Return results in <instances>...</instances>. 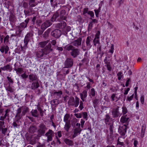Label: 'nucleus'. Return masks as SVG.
Here are the masks:
<instances>
[{
	"mask_svg": "<svg viewBox=\"0 0 147 147\" xmlns=\"http://www.w3.org/2000/svg\"><path fill=\"white\" fill-rule=\"evenodd\" d=\"M79 103V99L77 96H75V100L74 97H70L68 102V104L69 106H74L75 107H78Z\"/></svg>",
	"mask_w": 147,
	"mask_h": 147,
	"instance_id": "obj_1",
	"label": "nucleus"
},
{
	"mask_svg": "<svg viewBox=\"0 0 147 147\" xmlns=\"http://www.w3.org/2000/svg\"><path fill=\"white\" fill-rule=\"evenodd\" d=\"M73 59L71 58H67L64 63L65 68H68L71 67L73 64Z\"/></svg>",
	"mask_w": 147,
	"mask_h": 147,
	"instance_id": "obj_2",
	"label": "nucleus"
},
{
	"mask_svg": "<svg viewBox=\"0 0 147 147\" xmlns=\"http://www.w3.org/2000/svg\"><path fill=\"white\" fill-rule=\"evenodd\" d=\"M127 128V125L125 124L120 125L118 129V131L121 135L123 136L125 135V133L126 132Z\"/></svg>",
	"mask_w": 147,
	"mask_h": 147,
	"instance_id": "obj_3",
	"label": "nucleus"
},
{
	"mask_svg": "<svg viewBox=\"0 0 147 147\" xmlns=\"http://www.w3.org/2000/svg\"><path fill=\"white\" fill-rule=\"evenodd\" d=\"M45 136L47 137V142H49L53 140V137L54 136V132L51 129H49L45 134Z\"/></svg>",
	"mask_w": 147,
	"mask_h": 147,
	"instance_id": "obj_4",
	"label": "nucleus"
},
{
	"mask_svg": "<svg viewBox=\"0 0 147 147\" xmlns=\"http://www.w3.org/2000/svg\"><path fill=\"white\" fill-rule=\"evenodd\" d=\"M47 129L46 125L42 123L40 124L38 126V132L39 133L44 134Z\"/></svg>",
	"mask_w": 147,
	"mask_h": 147,
	"instance_id": "obj_5",
	"label": "nucleus"
},
{
	"mask_svg": "<svg viewBox=\"0 0 147 147\" xmlns=\"http://www.w3.org/2000/svg\"><path fill=\"white\" fill-rule=\"evenodd\" d=\"M51 44L49 43L45 48L42 49L44 55H47L49 54L50 52L53 51V49L51 48Z\"/></svg>",
	"mask_w": 147,
	"mask_h": 147,
	"instance_id": "obj_6",
	"label": "nucleus"
},
{
	"mask_svg": "<svg viewBox=\"0 0 147 147\" xmlns=\"http://www.w3.org/2000/svg\"><path fill=\"white\" fill-rule=\"evenodd\" d=\"M82 38H79L77 40H74L71 42V44L73 46H75L76 47H78L81 46L82 43Z\"/></svg>",
	"mask_w": 147,
	"mask_h": 147,
	"instance_id": "obj_7",
	"label": "nucleus"
},
{
	"mask_svg": "<svg viewBox=\"0 0 147 147\" xmlns=\"http://www.w3.org/2000/svg\"><path fill=\"white\" fill-rule=\"evenodd\" d=\"M21 107L18 108L16 110V114L15 116L16 121H18L22 117L23 115Z\"/></svg>",
	"mask_w": 147,
	"mask_h": 147,
	"instance_id": "obj_8",
	"label": "nucleus"
},
{
	"mask_svg": "<svg viewBox=\"0 0 147 147\" xmlns=\"http://www.w3.org/2000/svg\"><path fill=\"white\" fill-rule=\"evenodd\" d=\"M100 34V32L98 31L96 33L95 35V37L93 40V42L94 45L96 47V44H100L99 41V35Z\"/></svg>",
	"mask_w": 147,
	"mask_h": 147,
	"instance_id": "obj_9",
	"label": "nucleus"
},
{
	"mask_svg": "<svg viewBox=\"0 0 147 147\" xmlns=\"http://www.w3.org/2000/svg\"><path fill=\"white\" fill-rule=\"evenodd\" d=\"M52 24V23L49 20H47L42 24L41 26V29L43 30H45L46 28L50 26Z\"/></svg>",
	"mask_w": 147,
	"mask_h": 147,
	"instance_id": "obj_10",
	"label": "nucleus"
},
{
	"mask_svg": "<svg viewBox=\"0 0 147 147\" xmlns=\"http://www.w3.org/2000/svg\"><path fill=\"white\" fill-rule=\"evenodd\" d=\"M70 54L73 58H76L80 54V50L78 48H75L71 51Z\"/></svg>",
	"mask_w": 147,
	"mask_h": 147,
	"instance_id": "obj_11",
	"label": "nucleus"
},
{
	"mask_svg": "<svg viewBox=\"0 0 147 147\" xmlns=\"http://www.w3.org/2000/svg\"><path fill=\"white\" fill-rule=\"evenodd\" d=\"M51 34L52 36L58 38L61 35V32L60 30L56 29L52 31L51 32Z\"/></svg>",
	"mask_w": 147,
	"mask_h": 147,
	"instance_id": "obj_12",
	"label": "nucleus"
},
{
	"mask_svg": "<svg viewBox=\"0 0 147 147\" xmlns=\"http://www.w3.org/2000/svg\"><path fill=\"white\" fill-rule=\"evenodd\" d=\"M92 39L91 36H88L87 37L86 42V48H87L88 50H89L92 47V45H91V42Z\"/></svg>",
	"mask_w": 147,
	"mask_h": 147,
	"instance_id": "obj_13",
	"label": "nucleus"
},
{
	"mask_svg": "<svg viewBox=\"0 0 147 147\" xmlns=\"http://www.w3.org/2000/svg\"><path fill=\"white\" fill-rule=\"evenodd\" d=\"M119 107L117 106L116 108L113 109L112 111V114L113 117H117L119 116L120 113L119 111Z\"/></svg>",
	"mask_w": 147,
	"mask_h": 147,
	"instance_id": "obj_14",
	"label": "nucleus"
},
{
	"mask_svg": "<svg viewBox=\"0 0 147 147\" xmlns=\"http://www.w3.org/2000/svg\"><path fill=\"white\" fill-rule=\"evenodd\" d=\"M28 78L30 82L38 81V78L37 76L34 74H31L28 75Z\"/></svg>",
	"mask_w": 147,
	"mask_h": 147,
	"instance_id": "obj_15",
	"label": "nucleus"
},
{
	"mask_svg": "<svg viewBox=\"0 0 147 147\" xmlns=\"http://www.w3.org/2000/svg\"><path fill=\"white\" fill-rule=\"evenodd\" d=\"M82 131V129L80 127H78L74 129V134L72 137L73 138H74L76 137L78 134H80Z\"/></svg>",
	"mask_w": 147,
	"mask_h": 147,
	"instance_id": "obj_16",
	"label": "nucleus"
},
{
	"mask_svg": "<svg viewBox=\"0 0 147 147\" xmlns=\"http://www.w3.org/2000/svg\"><path fill=\"white\" fill-rule=\"evenodd\" d=\"M111 61L110 59H108L107 57H106L105 59L104 60V61L105 63L106 64V66L107 67V70L110 71L111 70V66L110 61Z\"/></svg>",
	"mask_w": 147,
	"mask_h": 147,
	"instance_id": "obj_17",
	"label": "nucleus"
},
{
	"mask_svg": "<svg viewBox=\"0 0 147 147\" xmlns=\"http://www.w3.org/2000/svg\"><path fill=\"white\" fill-rule=\"evenodd\" d=\"M23 29L20 26H17L16 28V33L17 36L20 37L22 34V31Z\"/></svg>",
	"mask_w": 147,
	"mask_h": 147,
	"instance_id": "obj_18",
	"label": "nucleus"
},
{
	"mask_svg": "<svg viewBox=\"0 0 147 147\" xmlns=\"http://www.w3.org/2000/svg\"><path fill=\"white\" fill-rule=\"evenodd\" d=\"M36 1V0H29L28 3L29 10H31L32 9V7H34L37 5L38 3Z\"/></svg>",
	"mask_w": 147,
	"mask_h": 147,
	"instance_id": "obj_19",
	"label": "nucleus"
},
{
	"mask_svg": "<svg viewBox=\"0 0 147 147\" xmlns=\"http://www.w3.org/2000/svg\"><path fill=\"white\" fill-rule=\"evenodd\" d=\"M5 87L6 90L10 92V93L13 92L15 90L12 86H11L10 83H9L8 86L5 85Z\"/></svg>",
	"mask_w": 147,
	"mask_h": 147,
	"instance_id": "obj_20",
	"label": "nucleus"
},
{
	"mask_svg": "<svg viewBox=\"0 0 147 147\" xmlns=\"http://www.w3.org/2000/svg\"><path fill=\"white\" fill-rule=\"evenodd\" d=\"M65 10H62L60 13V18L61 20H66L67 17L65 15Z\"/></svg>",
	"mask_w": 147,
	"mask_h": 147,
	"instance_id": "obj_21",
	"label": "nucleus"
},
{
	"mask_svg": "<svg viewBox=\"0 0 147 147\" xmlns=\"http://www.w3.org/2000/svg\"><path fill=\"white\" fill-rule=\"evenodd\" d=\"M9 50V47L7 45L2 46L0 48V51L2 53H3L4 51L5 53L6 54L7 53Z\"/></svg>",
	"mask_w": 147,
	"mask_h": 147,
	"instance_id": "obj_22",
	"label": "nucleus"
},
{
	"mask_svg": "<svg viewBox=\"0 0 147 147\" xmlns=\"http://www.w3.org/2000/svg\"><path fill=\"white\" fill-rule=\"evenodd\" d=\"M44 53L42 49H40L36 51V55L38 58H40L43 56L44 55Z\"/></svg>",
	"mask_w": 147,
	"mask_h": 147,
	"instance_id": "obj_23",
	"label": "nucleus"
},
{
	"mask_svg": "<svg viewBox=\"0 0 147 147\" xmlns=\"http://www.w3.org/2000/svg\"><path fill=\"white\" fill-rule=\"evenodd\" d=\"M39 87V84L38 82V81L32 82L31 86V88L33 90H35Z\"/></svg>",
	"mask_w": 147,
	"mask_h": 147,
	"instance_id": "obj_24",
	"label": "nucleus"
},
{
	"mask_svg": "<svg viewBox=\"0 0 147 147\" xmlns=\"http://www.w3.org/2000/svg\"><path fill=\"white\" fill-rule=\"evenodd\" d=\"M80 95L82 101H85L84 98H86L87 96V91L86 90H84L82 93L80 94Z\"/></svg>",
	"mask_w": 147,
	"mask_h": 147,
	"instance_id": "obj_25",
	"label": "nucleus"
},
{
	"mask_svg": "<svg viewBox=\"0 0 147 147\" xmlns=\"http://www.w3.org/2000/svg\"><path fill=\"white\" fill-rule=\"evenodd\" d=\"M23 115H24L26 113L29 111V109L26 106H23L20 107Z\"/></svg>",
	"mask_w": 147,
	"mask_h": 147,
	"instance_id": "obj_26",
	"label": "nucleus"
},
{
	"mask_svg": "<svg viewBox=\"0 0 147 147\" xmlns=\"http://www.w3.org/2000/svg\"><path fill=\"white\" fill-rule=\"evenodd\" d=\"M64 142L66 144L69 146H72L74 144L73 141L68 139H65L64 140Z\"/></svg>",
	"mask_w": 147,
	"mask_h": 147,
	"instance_id": "obj_27",
	"label": "nucleus"
},
{
	"mask_svg": "<svg viewBox=\"0 0 147 147\" xmlns=\"http://www.w3.org/2000/svg\"><path fill=\"white\" fill-rule=\"evenodd\" d=\"M129 119V117H127V115H124L121 117L120 121L122 123H128Z\"/></svg>",
	"mask_w": 147,
	"mask_h": 147,
	"instance_id": "obj_28",
	"label": "nucleus"
},
{
	"mask_svg": "<svg viewBox=\"0 0 147 147\" xmlns=\"http://www.w3.org/2000/svg\"><path fill=\"white\" fill-rule=\"evenodd\" d=\"M30 39L29 38H28L25 37L24 40L25 46H24L23 47H22V46H21V48L22 50H23L24 49H26V48H27V45Z\"/></svg>",
	"mask_w": 147,
	"mask_h": 147,
	"instance_id": "obj_29",
	"label": "nucleus"
},
{
	"mask_svg": "<svg viewBox=\"0 0 147 147\" xmlns=\"http://www.w3.org/2000/svg\"><path fill=\"white\" fill-rule=\"evenodd\" d=\"M29 20V19H27L25 20V22H23L21 23L20 24V26L23 29L27 27V25L28 24Z\"/></svg>",
	"mask_w": 147,
	"mask_h": 147,
	"instance_id": "obj_30",
	"label": "nucleus"
},
{
	"mask_svg": "<svg viewBox=\"0 0 147 147\" xmlns=\"http://www.w3.org/2000/svg\"><path fill=\"white\" fill-rule=\"evenodd\" d=\"M71 127L70 121H69V122L65 123L64 128L67 132H68Z\"/></svg>",
	"mask_w": 147,
	"mask_h": 147,
	"instance_id": "obj_31",
	"label": "nucleus"
},
{
	"mask_svg": "<svg viewBox=\"0 0 147 147\" xmlns=\"http://www.w3.org/2000/svg\"><path fill=\"white\" fill-rule=\"evenodd\" d=\"M62 92L61 90H59L58 92H55L53 93V94L57 98H60L61 95L62 94Z\"/></svg>",
	"mask_w": 147,
	"mask_h": 147,
	"instance_id": "obj_32",
	"label": "nucleus"
},
{
	"mask_svg": "<svg viewBox=\"0 0 147 147\" xmlns=\"http://www.w3.org/2000/svg\"><path fill=\"white\" fill-rule=\"evenodd\" d=\"M1 69L3 71H11L12 69L10 65L9 64H7L3 67H1Z\"/></svg>",
	"mask_w": 147,
	"mask_h": 147,
	"instance_id": "obj_33",
	"label": "nucleus"
},
{
	"mask_svg": "<svg viewBox=\"0 0 147 147\" xmlns=\"http://www.w3.org/2000/svg\"><path fill=\"white\" fill-rule=\"evenodd\" d=\"M49 41V40H47L46 41H43L42 42H40L38 43V45L39 46L42 48H43L45 47V46L48 43Z\"/></svg>",
	"mask_w": 147,
	"mask_h": 147,
	"instance_id": "obj_34",
	"label": "nucleus"
},
{
	"mask_svg": "<svg viewBox=\"0 0 147 147\" xmlns=\"http://www.w3.org/2000/svg\"><path fill=\"white\" fill-rule=\"evenodd\" d=\"M32 115L35 117H38L39 116L38 111L37 110H32L31 111Z\"/></svg>",
	"mask_w": 147,
	"mask_h": 147,
	"instance_id": "obj_35",
	"label": "nucleus"
},
{
	"mask_svg": "<svg viewBox=\"0 0 147 147\" xmlns=\"http://www.w3.org/2000/svg\"><path fill=\"white\" fill-rule=\"evenodd\" d=\"M9 20L11 23L15 22L16 20V18L13 14H11L9 16Z\"/></svg>",
	"mask_w": 147,
	"mask_h": 147,
	"instance_id": "obj_36",
	"label": "nucleus"
},
{
	"mask_svg": "<svg viewBox=\"0 0 147 147\" xmlns=\"http://www.w3.org/2000/svg\"><path fill=\"white\" fill-rule=\"evenodd\" d=\"M36 130V128L35 126L31 125L29 129V131L31 133H33Z\"/></svg>",
	"mask_w": 147,
	"mask_h": 147,
	"instance_id": "obj_37",
	"label": "nucleus"
},
{
	"mask_svg": "<svg viewBox=\"0 0 147 147\" xmlns=\"http://www.w3.org/2000/svg\"><path fill=\"white\" fill-rule=\"evenodd\" d=\"M51 104L52 105H55L56 106L59 104V102L57 99H55L51 101Z\"/></svg>",
	"mask_w": 147,
	"mask_h": 147,
	"instance_id": "obj_38",
	"label": "nucleus"
},
{
	"mask_svg": "<svg viewBox=\"0 0 147 147\" xmlns=\"http://www.w3.org/2000/svg\"><path fill=\"white\" fill-rule=\"evenodd\" d=\"M59 14L57 12L55 13L53 15L51 18V21L54 22L55 21L57 17H59Z\"/></svg>",
	"mask_w": 147,
	"mask_h": 147,
	"instance_id": "obj_39",
	"label": "nucleus"
},
{
	"mask_svg": "<svg viewBox=\"0 0 147 147\" xmlns=\"http://www.w3.org/2000/svg\"><path fill=\"white\" fill-rule=\"evenodd\" d=\"M70 117V115L69 114H66L64 116V117L63 120L64 122L66 123L69 121H70V120L69 119Z\"/></svg>",
	"mask_w": 147,
	"mask_h": 147,
	"instance_id": "obj_40",
	"label": "nucleus"
},
{
	"mask_svg": "<svg viewBox=\"0 0 147 147\" xmlns=\"http://www.w3.org/2000/svg\"><path fill=\"white\" fill-rule=\"evenodd\" d=\"M14 70L16 71L17 74H21L23 71V69L21 67L15 68L14 69Z\"/></svg>",
	"mask_w": 147,
	"mask_h": 147,
	"instance_id": "obj_41",
	"label": "nucleus"
},
{
	"mask_svg": "<svg viewBox=\"0 0 147 147\" xmlns=\"http://www.w3.org/2000/svg\"><path fill=\"white\" fill-rule=\"evenodd\" d=\"M146 127L144 125H143L142 126V132L141 133V137L143 138L144 135Z\"/></svg>",
	"mask_w": 147,
	"mask_h": 147,
	"instance_id": "obj_42",
	"label": "nucleus"
},
{
	"mask_svg": "<svg viewBox=\"0 0 147 147\" xmlns=\"http://www.w3.org/2000/svg\"><path fill=\"white\" fill-rule=\"evenodd\" d=\"M98 102L99 100L98 99L95 98L93 100V104L94 107V108L97 107Z\"/></svg>",
	"mask_w": 147,
	"mask_h": 147,
	"instance_id": "obj_43",
	"label": "nucleus"
},
{
	"mask_svg": "<svg viewBox=\"0 0 147 147\" xmlns=\"http://www.w3.org/2000/svg\"><path fill=\"white\" fill-rule=\"evenodd\" d=\"M50 32V31L49 29L46 31L43 34V37L45 38H47L48 37Z\"/></svg>",
	"mask_w": 147,
	"mask_h": 147,
	"instance_id": "obj_44",
	"label": "nucleus"
},
{
	"mask_svg": "<svg viewBox=\"0 0 147 147\" xmlns=\"http://www.w3.org/2000/svg\"><path fill=\"white\" fill-rule=\"evenodd\" d=\"M74 48V47L72 45H67L66 47V49L68 51H69L70 50L72 51V50Z\"/></svg>",
	"mask_w": 147,
	"mask_h": 147,
	"instance_id": "obj_45",
	"label": "nucleus"
},
{
	"mask_svg": "<svg viewBox=\"0 0 147 147\" xmlns=\"http://www.w3.org/2000/svg\"><path fill=\"white\" fill-rule=\"evenodd\" d=\"M107 139L108 144H111L113 143L114 140V138L113 137H111V136L110 137L108 136L107 138Z\"/></svg>",
	"mask_w": 147,
	"mask_h": 147,
	"instance_id": "obj_46",
	"label": "nucleus"
},
{
	"mask_svg": "<svg viewBox=\"0 0 147 147\" xmlns=\"http://www.w3.org/2000/svg\"><path fill=\"white\" fill-rule=\"evenodd\" d=\"M122 72H119L117 74L118 76V78L119 80H120L121 78L123 77V75L122 74Z\"/></svg>",
	"mask_w": 147,
	"mask_h": 147,
	"instance_id": "obj_47",
	"label": "nucleus"
},
{
	"mask_svg": "<svg viewBox=\"0 0 147 147\" xmlns=\"http://www.w3.org/2000/svg\"><path fill=\"white\" fill-rule=\"evenodd\" d=\"M21 76L23 79H26L28 78V76L26 74V72H25L21 75Z\"/></svg>",
	"mask_w": 147,
	"mask_h": 147,
	"instance_id": "obj_48",
	"label": "nucleus"
},
{
	"mask_svg": "<svg viewBox=\"0 0 147 147\" xmlns=\"http://www.w3.org/2000/svg\"><path fill=\"white\" fill-rule=\"evenodd\" d=\"M5 122L4 121H0V131L3 128L5 127L4 125Z\"/></svg>",
	"mask_w": 147,
	"mask_h": 147,
	"instance_id": "obj_49",
	"label": "nucleus"
},
{
	"mask_svg": "<svg viewBox=\"0 0 147 147\" xmlns=\"http://www.w3.org/2000/svg\"><path fill=\"white\" fill-rule=\"evenodd\" d=\"M109 129L110 130V136H112L113 134V125L112 124H111L109 126Z\"/></svg>",
	"mask_w": 147,
	"mask_h": 147,
	"instance_id": "obj_50",
	"label": "nucleus"
},
{
	"mask_svg": "<svg viewBox=\"0 0 147 147\" xmlns=\"http://www.w3.org/2000/svg\"><path fill=\"white\" fill-rule=\"evenodd\" d=\"M114 50V46L113 44H111V46L110 49L109 50V52L111 53L112 55L113 54V53Z\"/></svg>",
	"mask_w": 147,
	"mask_h": 147,
	"instance_id": "obj_51",
	"label": "nucleus"
},
{
	"mask_svg": "<svg viewBox=\"0 0 147 147\" xmlns=\"http://www.w3.org/2000/svg\"><path fill=\"white\" fill-rule=\"evenodd\" d=\"M83 103L82 101H81L80 102V106H79V109L81 110H82L84 108V107L83 106Z\"/></svg>",
	"mask_w": 147,
	"mask_h": 147,
	"instance_id": "obj_52",
	"label": "nucleus"
},
{
	"mask_svg": "<svg viewBox=\"0 0 147 147\" xmlns=\"http://www.w3.org/2000/svg\"><path fill=\"white\" fill-rule=\"evenodd\" d=\"M122 112L123 115L125 114L127 112V109L125 107H122Z\"/></svg>",
	"mask_w": 147,
	"mask_h": 147,
	"instance_id": "obj_53",
	"label": "nucleus"
},
{
	"mask_svg": "<svg viewBox=\"0 0 147 147\" xmlns=\"http://www.w3.org/2000/svg\"><path fill=\"white\" fill-rule=\"evenodd\" d=\"M83 115V117L84 119H85L86 120L87 119L88 115L86 112H84L82 113Z\"/></svg>",
	"mask_w": 147,
	"mask_h": 147,
	"instance_id": "obj_54",
	"label": "nucleus"
},
{
	"mask_svg": "<svg viewBox=\"0 0 147 147\" xmlns=\"http://www.w3.org/2000/svg\"><path fill=\"white\" fill-rule=\"evenodd\" d=\"M93 26V24H92V23L90 22L88 26V31L90 30Z\"/></svg>",
	"mask_w": 147,
	"mask_h": 147,
	"instance_id": "obj_55",
	"label": "nucleus"
},
{
	"mask_svg": "<svg viewBox=\"0 0 147 147\" xmlns=\"http://www.w3.org/2000/svg\"><path fill=\"white\" fill-rule=\"evenodd\" d=\"M94 11L96 16V17H98V15L100 11V7H99L98 9H95Z\"/></svg>",
	"mask_w": 147,
	"mask_h": 147,
	"instance_id": "obj_56",
	"label": "nucleus"
},
{
	"mask_svg": "<svg viewBox=\"0 0 147 147\" xmlns=\"http://www.w3.org/2000/svg\"><path fill=\"white\" fill-rule=\"evenodd\" d=\"M2 130V133L3 134L5 135V133L6 132L7 129V128H3L1 129Z\"/></svg>",
	"mask_w": 147,
	"mask_h": 147,
	"instance_id": "obj_57",
	"label": "nucleus"
},
{
	"mask_svg": "<svg viewBox=\"0 0 147 147\" xmlns=\"http://www.w3.org/2000/svg\"><path fill=\"white\" fill-rule=\"evenodd\" d=\"M7 78L9 83L10 84H13V81L12 80V79L11 78V77H9V76L7 77Z\"/></svg>",
	"mask_w": 147,
	"mask_h": 147,
	"instance_id": "obj_58",
	"label": "nucleus"
},
{
	"mask_svg": "<svg viewBox=\"0 0 147 147\" xmlns=\"http://www.w3.org/2000/svg\"><path fill=\"white\" fill-rule=\"evenodd\" d=\"M110 119V117L109 115L108 114H107L106 115V117L105 118V121L106 122H108L109 121V120Z\"/></svg>",
	"mask_w": 147,
	"mask_h": 147,
	"instance_id": "obj_59",
	"label": "nucleus"
},
{
	"mask_svg": "<svg viewBox=\"0 0 147 147\" xmlns=\"http://www.w3.org/2000/svg\"><path fill=\"white\" fill-rule=\"evenodd\" d=\"M36 139L35 138L33 139H31L30 141V143L31 144L33 145L36 143Z\"/></svg>",
	"mask_w": 147,
	"mask_h": 147,
	"instance_id": "obj_60",
	"label": "nucleus"
},
{
	"mask_svg": "<svg viewBox=\"0 0 147 147\" xmlns=\"http://www.w3.org/2000/svg\"><path fill=\"white\" fill-rule=\"evenodd\" d=\"M43 135V134H40V133H39L36 136H35L34 138L36 139H38L39 138L41 137V136Z\"/></svg>",
	"mask_w": 147,
	"mask_h": 147,
	"instance_id": "obj_61",
	"label": "nucleus"
},
{
	"mask_svg": "<svg viewBox=\"0 0 147 147\" xmlns=\"http://www.w3.org/2000/svg\"><path fill=\"white\" fill-rule=\"evenodd\" d=\"M91 94L93 96L95 95V91L94 88H92L91 89Z\"/></svg>",
	"mask_w": 147,
	"mask_h": 147,
	"instance_id": "obj_62",
	"label": "nucleus"
},
{
	"mask_svg": "<svg viewBox=\"0 0 147 147\" xmlns=\"http://www.w3.org/2000/svg\"><path fill=\"white\" fill-rule=\"evenodd\" d=\"M33 35L32 33H28L25 36V37L28 38H29L31 37H32V36Z\"/></svg>",
	"mask_w": 147,
	"mask_h": 147,
	"instance_id": "obj_63",
	"label": "nucleus"
},
{
	"mask_svg": "<svg viewBox=\"0 0 147 147\" xmlns=\"http://www.w3.org/2000/svg\"><path fill=\"white\" fill-rule=\"evenodd\" d=\"M75 116L78 118H81L82 117V115L80 113H76L74 115Z\"/></svg>",
	"mask_w": 147,
	"mask_h": 147,
	"instance_id": "obj_64",
	"label": "nucleus"
}]
</instances>
